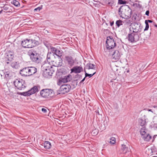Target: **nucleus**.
<instances>
[{
    "label": "nucleus",
    "mask_w": 157,
    "mask_h": 157,
    "mask_svg": "<svg viewBox=\"0 0 157 157\" xmlns=\"http://www.w3.org/2000/svg\"><path fill=\"white\" fill-rule=\"evenodd\" d=\"M130 29V33L128 34V40L131 42H136L139 39V36L138 34V31L133 27Z\"/></svg>",
    "instance_id": "f257e3e1"
},
{
    "label": "nucleus",
    "mask_w": 157,
    "mask_h": 157,
    "mask_svg": "<svg viewBox=\"0 0 157 157\" xmlns=\"http://www.w3.org/2000/svg\"><path fill=\"white\" fill-rule=\"evenodd\" d=\"M40 94L42 97L49 99L52 98L54 95V93L52 90L47 89L42 90Z\"/></svg>",
    "instance_id": "f03ea898"
},
{
    "label": "nucleus",
    "mask_w": 157,
    "mask_h": 157,
    "mask_svg": "<svg viewBox=\"0 0 157 157\" xmlns=\"http://www.w3.org/2000/svg\"><path fill=\"white\" fill-rule=\"evenodd\" d=\"M28 54L30 56L32 61L36 63H39L40 61L39 55L35 51L32 50L28 52Z\"/></svg>",
    "instance_id": "7ed1b4c3"
},
{
    "label": "nucleus",
    "mask_w": 157,
    "mask_h": 157,
    "mask_svg": "<svg viewBox=\"0 0 157 157\" xmlns=\"http://www.w3.org/2000/svg\"><path fill=\"white\" fill-rule=\"evenodd\" d=\"M121 8L119 10V14L121 17L126 19L130 18L132 15V10L129 8L125 9L124 11H122L121 12Z\"/></svg>",
    "instance_id": "20e7f679"
},
{
    "label": "nucleus",
    "mask_w": 157,
    "mask_h": 157,
    "mask_svg": "<svg viewBox=\"0 0 157 157\" xmlns=\"http://www.w3.org/2000/svg\"><path fill=\"white\" fill-rule=\"evenodd\" d=\"M106 47L108 49H112L116 46V43L112 36L107 37L106 41Z\"/></svg>",
    "instance_id": "39448f33"
},
{
    "label": "nucleus",
    "mask_w": 157,
    "mask_h": 157,
    "mask_svg": "<svg viewBox=\"0 0 157 157\" xmlns=\"http://www.w3.org/2000/svg\"><path fill=\"white\" fill-rule=\"evenodd\" d=\"M50 62L48 63H45L42 66V67L44 71L43 75H46L45 76H48L51 75V73H50V69L52 67L49 64Z\"/></svg>",
    "instance_id": "423d86ee"
},
{
    "label": "nucleus",
    "mask_w": 157,
    "mask_h": 157,
    "mask_svg": "<svg viewBox=\"0 0 157 157\" xmlns=\"http://www.w3.org/2000/svg\"><path fill=\"white\" fill-rule=\"evenodd\" d=\"M15 86L17 89L21 90L25 87V81L22 79H17L14 81Z\"/></svg>",
    "instance_id": "0eeeda50"
},
{
    "label": "nucleus",
    "mask_w": 157,
    "mask_h": 157,
    "mask_svg": "<svg viewBox=\"0 0 157 157\" xmlns=\"http://www.w3.org/2000/svg\"><path fill=\"white\" fill-rule=\"evenodd\" d=\"M71 88V86L69 85H64L61 86L59 91L60 94H64L68 92Z\"/></svg>",
    "instance_id": "6e6552de"
},
{
    "label": "nucleus",
    "mask_w": 157,
    "mask_h": 157,
    "mask_svg": "<svg viewBox=\"0 0 157 157\" xmlns=\"http://www.w3.org/2000/svg\"><path fill=\"white\" fill-rule=\"evenodd\" d=\"M65 60L67 65L71 67L73 66L75 62L74 57L70 55L66 56L65 57Z\"/></svg>",
    "instance_id": "1a4fd4ad"
},
{
    "label": "nucleus",
    "mask_w": 157,
    "mask_h": 157,
    "mask_svg": "<svg viewBox=\"0 0 157 157\" xmlns=\"http://www.w3.org/2000/svg\"><path fill=\"white\" fill-rule=\"evenodd\" d=\"M38 91V89L37 86H34L31 90L22 93L21 95L24 96H29Z\"/></svg>",
    "instance_id": "9d476101"
},
{
    "label": "nucleus",
    "mask_w": 157,
    "mask_h": 157,
    "mask_svg": "<svg viewBox=\"0 0 157 157\" xmlns=\"http://www.w3.org/2000/svg\"><path fill=\"white\" fill-rule=\"evenodd\" d=\"M32 40L31 39H26L22 41L21 45L24 48H32Z\"/></svg>",
    "instance_id": "9b49d317"
},
{
    "label": "nucleus",
    "mask_w": 157,
    "mask_h": 157,
    "mask_svg": "<svg viewBox=\"0 0 157 157\" xmlns=\"http://www.w3.org/2000/svg\"><path fill=\"white\" fill-rule=\"evenodd\" d=\"M20 73L22 76H30L29 67H25L21 70L20 71Z\"/></svg>",
    "instance_id": "f8f14e48"
},
{
    "label": "nucleus",
    "mask_w": 157,
    "mask_h": 157,
    "mask_svg": "<svg viewBox=\"0 0 157 157\" xmlns=\"http://www.w3.org/2000/svg\"><path fill=\"white\" fill-rule=\"evenodd\" d=\"M71 72L75 73H80L83 71V68L81 66H75L71 69Z\"/></svg>",
    "instance_id": "ddd939ff"
},
{
    "label": "nucleus",
    "mask_w": 157,
    "mask_h": 157,
    "mask_svg": "<svg viewBox=\"0 0 157 157\" xmlns=\"http://www.w3.org/2000/svg\"><path fill=\"white\" fill-rule=\"evenodd\" d=\"M71 79V76L70 75H69L67 76H64L63 77L61 78L59 80V82H61L63 83H66L70 81Z\"/></svg>",
    "instance_id": "4468645a"
},
{
    "label": "nucleus",
    "mask_w": 157,
    "mask_h": 157,
    "mask_svg": "<svg viewBox=\"0 0 157 157\" xmlns=\"http://www.w3.org/2000/svg\"><path fill=\"white\" fill-rule=\"evenodd\" d=\"M121 56V54L119 51L117 50L115 51L112 55L113 58L116 60H118L120 59Z\"/></svg>",
    "instance_id": "2eb2a0df"
},
{
    "label": "nucleus",
    "mask_w": 157,
    "mask_h": 157,
    "mask_svg": "<svg viewBox=\"0 0 157 157\" xmlns=\"http://www.w3.org/2000/svg\"><path fill=\"white\" fill-rule=\"evenodd\" d=\"M129 152V149L125 145H122V148L121 150V154H126Z\"/></svg>",
    "instance_id": "dca6fc26"
},
{
    "label": "nucleus",
    "mask_w": 157,
    "mask_h": 157,
    "mask_svg": "<svg viewBox=\"0 0 157 157\" xmlns=\"http://www.w3.org/2000/svg\"><path fill=\"white\" fill-rule=\"evenodd\" d=\"M96 65L95 64L89 63L86 65L84 69L85 70V69L88 70L92 69L94 70V71H96Z\"/></svg>",
    "instance_id": "f3484780"
},
{
    "label": "nucleus",
    "mask_w": 157,
    "mask_h": 157,
    "mask_svg": "<svg viewBox=\"0 0 157 157\" xmlns=\"http://www.w3.org/2000/svg\"><path fill=\"white\" fill-rule=\"evenodd\" d=\"M6 57L8 61H11L14 57L13 53L11 52H8L6 54Z\"/></svg>",
    "instance_id": "a211bd4d"
},
{
    "label": "nucleus",
    "mask_w": 157,
    "mask_h": 157,
    "mask_svg": "<svg viewBox=\"0 0 157 157\" xmlns=\"http://www.w3.org/2000/svg\"><path fill=\"white\" fill-rule=\"evenodd\" d=\"M130 22V20L125 21H123L121 20H117L116 22V24L117 26L119 27L120 26L124 24L129 23Z\"/></svg>",
    "instance_id": "6ab92c4d"
},
{
    "label": "nucleus",
    "mask_w": 157,
    "mask_h": 157,
    "mask_svg": "<svg viewBox=\"0 0 157 157\" xmlns=\"http://www.w3.org/2000/svg\"><path fill=\"white\" fill-rule=\"evenodd\" d=\"M1 7L3 8V10H4V12H9L12 11V10L10 8V6L8 5H5L3 6H1Z\"/></svg>",
    "instance_id": "aec40b11"
},
{
    "label": "nucleus",
    "mask_w": 157,
    "mask_h": 157,
    "mask_svg": "<svg viewBox=\"0 0 157 157\" xmlns=\"http://www.w3.org/2000/svg\"><path fill=\"white\" fill-rule=\"evenodd\" d=\"M30 75H32L35 74L37 72V69L35 67H29Z\"/></svg>",
    "instance_id": "412c9836"
},
{
    "label": "nucleus",
    "mask_w": 157,
    "mask_h": 157,
    "mask_svg": "<svg viewBox=\"0 0 157 157\" xmlns=\"http://www.w3.org/2000/svg\"><path fill=\"white\" fill-rule=\"evenodd\" d=\"M142 138L144 140L147 141H148L151 139V136L149 134V133H147L142 136Z\"/></svg>",
    "instance_id": "4be33fe9"
},
{
    "label": "nucleus",
    "mask_w": 157,
    "mask_h": 157,
    "mask_svg": "<svg viewBox=\"0 0 157 157\" xmlns=\"http://www.w3.org/2000/svg\"><path fill=\"white\" fill-rule=\"evenodd\" d=\"M147 130L146 129L145 126L142 127V128L140 129V133L142 135V136L147 133Z\"/></svg>",
    "instance_id": "5701e85b"
},
{
    "label": "nucleus",
    "mask_w": 157,
    "mask_h": 157,
    "mask_svg": "<svg viewBox=\"0 0 157 157\" xmlns=\"http://www.w3.org/2000/svg\"><path fill=\"white\" fill-rule=\"evenodd\" d=\"M44 147L46 149H49L51 147V145L50 143L48 141H45L44 144Z\"/></svg>",
    "instance_id": "b1692460"
},
{
    "label": "nucleus",
    "mask_w": 157,
    "mask_h": 157,
    "mask_svg": "<svg viewBox=\"0 0 157 157\" xmlns=\"http://www.w3.org/2000/svg\"><path fill=\"white\" fill-rule=\"evenodd\" d=\"M139 123L142 127L145 126L146 124V121L144 119H143L142 118H140L138 120Z\"/></svg>",
    "instance_id": "393cba45"
},
{
    "label": "nucleus",
    "mask_w": 157,
    "mask_h": 157,
    "mask_svg": "<svg viewBox=\"0 0 157 157\" xmlns=\"http://www.w3.org/2000/svg\"><path fill=\"white\" fill-rule=\"evenodd\" d=\"M32 40V48L33 47L36 45H38L39 44V42L38 41L36 40H33V39H31Z\"/></svg>",
    "instance_id": "a878e982"
},
{
    "label": "nucleus",
    "mask_w": 157,
    "mask_h": 157,
    "mask_svg": "<svg viewBox=\"0 0 157 157\" xmlns=\"http://www.w3.org/2000/svg\"><path fill=\"white\" fill-rule=\"evenodd\" d=\"M11 3L17 7L19 6H20L19 2L16 0H13L11 2Z\"/></svg>",
    "instance_id": "bb28decb"
},
{
    "label": "nucleus",
    "mask_w": 157,
    "mask_h": 157,
    "mask_svg": "<svg viewBox=\"0 0 157 157\" xmlns=\"http://www.w3.org/2000/svg\"><path fill=\"white\" fill-rule=\"evenodd\" d=\"M55 54L56 55L58 56H61L62 54V51L58 49H56Z\"/></svg>",
    "instance_id": "cd10ccee"
},
{
    "label": "nucleus",
    "mask_w": 157,
    "mask_h": 157,
    "mask_svg": "<svg viewBox=\"0 0 157 157\" xmlns=\"http://www.w3.org/2000/svg\"><path fill=\"white\" fill-rule=\"evenodd\" d=\"M84 71L85 72V77H87V76L89 77L90 78L92 77L96 73V71H94V72L93 74H88L86 72V71L84 70Z\"/></svg>",
    "instance_id": "c85d7f7f"
},
{
    "label": "nucleus",
    "mask_w": 157,
    "mask_h": 157,
    "mask_svg": "<svg viewBox=\"0 0 157 157\" xmlns=\"http://www.w3.org/2000/svg\"><path fill=\"white\" fill-rule=\"evenodd\" d=\"M110 141L109 142V143L112 144H115L116 142V139L114 137H111L110 139Z\"/></svg>",
    "instance_id": "c756f323"
},
{
    "label": "nucleus",
    "mask_w": 157,
    "mask_h": 157,
    "mask_svg": "<svg viewBox=\"0 0 157 157\" xmlns=\"http://www.w3.org/2000/svg\"><path fill=\"white\" fill-rule=\"evenodd\" d=\"M98 130L97 129H95L93 130L91 132V134L92 135L95 136L98 134Z\"/></svg>",
    "instance_id": "7c9ffc66"
},
{
    "label": "nucleus",
    "mask_w": 157,
    "mask_h": 157,
    "mask_svg": "<svg viewBox=\"0 0 157 157\" xmlns=\"http://www.w3.org/2000/svg\"><path fill=\"white\" fill-rule=\"evenodd\" d=\"M53 55L51 52H48L47 54V59L48 61V62H50V57L51 55Z\"/></svg>",
    "instance_id": "2f4dec72"
},
{
    "label": "nucleus",
    "mask_w": 157,
    "mask_h": 157,
    "mask_svg": "<svg viewBox=\"0 0 157 157\" xmlns=\"http://www.w3.org/2000/svg\"><path fill=\"white\" fill-rule=\"evenodd\" d=\"M145 23L146 24V26H145V29H144V31H146V30H148V29L149 28V26L148 23L147 22V21H145Z\"/></svg>",
    "instance_id": "473e14b6"
},
{
    "label": "nucleus",
    "mask_w": 157,
    "mask_h": 157,
    "mask_svg": "<svg viewBox=\"0 0 157 157\" xmlns=\"http://www.w3.org/2000/svg\"><path fill=\"white\" fill-rule=\"evenodd\" d=\"M126 3V2L125 1H123V0H118V3L120 4H124Z\"/></svg>",
    "instance_id": "72a5a7b5"
},
{
    "label": "nucleus",
    "mask_w": 157,
    "mask_h": 157,
    "mask_svg": "<svg viewBox=\"0 0 157 157\" xmlns=\"http://www.w3.org/2000/svg\"><path fill=\"white\" fill-rule=\"evenodd\" d=\"M42 9V6H41L38 7L37 8L34 9V11H39L41 9Z\"/></svg>",
    "instance_id": "f704fd0d"
},
{
    "label": "nucleus",
    "mask_w": 157,
    "mask_h": 157,
    "mask_svg": "<svg viewBox=\"0 0 157 157\" xmlns=\"http://www.w3.org/2000/svg\"><path fill=\"white\" fill-rule=\"evenodd\" d=\"M56 48H51V50L53 54H55L56 51Z\"/></svg>",
    "instance_id": "c9c22d12"
},
{
    "label": "nucleus",
    "mask_w": 157,
    "mask_h": 157,
    "mask_svg": "<svg viewBox=\"0 0 157 157\" xmlns=\"http://www.w3.org/2000/svg\"><path fill=\"white\" fill-rule=\"evenodd\" d=\"M154 128L155 130H157V124H155L154 125Z\"/></svg>",
    "instance_id": "e433bc0d"
},
{
    "label": "nucleus",
    "mask_w": 157,
    "mask_h": 157,
    "mask_svg": "<svg viewBox=\"0 0 157 157\" xmlns=\"http://www.w3.org/2000/svg\"><path fill=\"white\" fill-rule=\"evenodd\" d=\"M42 112H44V113H46L47 112V110L46 109H45L44 108H42L41 109Z\"/></svg>",
    "instance_id": "4c0bfd02"
},
{
    "label": "nucleus",
    "mask_w": 157,
    "mask_h": 157,
    "mask_svg": "<svg viewBox=\"0 0 157 157\" xmlns=\"http://www.w3.org/2000/svg\"><path fill=\"white\" fill-rule=\"evenodd\" d=\"M149 10H147L145 13V14L147 16H148L149 15Z\"/></svg>",
    "instance_id": "58836bf2"
},
{
    "label": "nucleus",
    "mask_w": 157,
    "mask_h": 157,
    "mask_svg": "<svg viewBox=\"0 0 157 157\" xmlns=\"http://www.w3.org/2000/svg\"><path fill=\"white\" fill-rule=\"evenodd\" d=\"M86 78V77H85L80 82V83H82L85 80Z\"/></svg>",
    "instance_id": "ea45409f"
},
{
    "label": "nucleus",
    "mask_w": 157,
    "mask_h": 157,
    "mask_svg": "<svg viewBox=\"0 0 157 157\" xmlns=\"http://www.w3.org/2000/svg\"><path fill=\"white\" fill-rule=\"evenodd\" d=\"M14 63H12L11 64V66L13 68H15V66L14 65Z\"/></svg>",
    "instance_id": "a19ab883"
},
{
    "label": "nucleus",
    "mask_w": 157,
    "mask_h": 157,
    "mask_svg": "<svg viewBox=\"0 0 157 157\" xmlns=\"http://www.w3.org/2000/svg\"><path fill=\"white\" fill-rule=\"evenodd\" d=\"M145 21H147V22L148 23V22L149 23H152V21L151 20H145Z\"/></svg>",
    "instance_id": "79ce46f5"
},
{
    "label": "nucleus",
    "mask_w": 157,
    "mask_h": 157,
    "mask_svg": "<svg viewBox=\"0 0 157 157\" xmlns=\"http://www.w3.org/2000/svg\"><path fill=\"white\" fill-rule=\"evenodd\" d=\"M113 24H114L113 21V22H110V25L111 26H112L113 25Z\"/></svg>",
    "instance_id": "37998d69"
},
{
    "label": "nucleus",
    "mask_w": 157,
    "mask_h": 157,
    "mask_svg": "<svg viewBox=\"0 0 157 157\" xmlns=\"http://www.w3.org/2000/svg\"><path fill=\"white\" fill-rule=\"evenodd\" d=\"M3 11V9H2V10H1V11H0V14L1 13H2V12Z\"/></svg>",
    "instance_id": "c03bdc74"
},
{
    "label": "nucleus",
    "mask_w": 157,
    "mask_h": 157,
    "mask_svg": "<svg viewBox=\"0 0 157 157\" xmlns=\"http://www.w3.org/2000/svg\"><path fill=\"white\" fill-rule=\"evenodd\" d=\"M95 112H96V113H98V114H99L98 111H96Z\"/></svg>",
    "instance_id": "a18cd8bd"
},
{
    "label": "nucleus",
    "mask_w": 157,
    "mask_h": 157,
    "mask_svg": "<svg viewBox=\"0 0 157 157\" xmlns=\"http://www.w3.org/2000/svg\"><path fill=\"white\" fill-rule=\"evenodd\" d=\"M10 63V62H8H8H6V63H7V64H9V63Z\"/></svg>",
    "instance_id": "49530a36"
},
{
    "label": "nucleus",
    "mask_w": 157,
    "mask_h": 157,
    "mask_svg": "<svg viewBox=\"0 0 157 157\" xmlns=\"http://www.w3.org/2000/svg\"><path fill=\"white\" fill-rule=\"evenodd\" d=\"M148 111H151V109H148Z\"/></svg>",
    "instance_id": "de8ad7c7"
},
{
    "label": "nucleus",
    "mask_w": 157,
    "mask_h": 157,
    "mask_svg": "<svg viewBox=\"0 0 157 157\" xmlns=\"http://www.w3.org/2000/svg\"><path fill=\"white\" fill-rule=\"evenodd\" d=\"M1 6H2V5H0V7H1Z\"/></svg>",
    "instance_id": "09e8293b"
},
{
    "label": "nucleus",
    "mask_w": 157,
    "mask_h": 157,
    "mask_svg": "<svg viewBox=\"0 0 157 157\" xmlns=\"http://www.w3.org/2000/svg\"><path fill=\"white\" fill-rule=\"evenodd\" d=\"M155 26L157 28V25H155Z\"/></svg>",
    "instance_id": "8fccbe9b"
},
{
    "label": "nucleus",
    "mask_w": 157,
    "mask_h": 157,
    "mask_svg": "<svg viewBox=\"0 0 157 157\" xmlns=\"http://www.w3.org/2000/svg\"><path fill=\"white\" fill-rule=\"evenodd\" d=\"M152 157H157V156H152Z\"/></svg>",
    "instance_id": "3c124183"
}]
</instances>
